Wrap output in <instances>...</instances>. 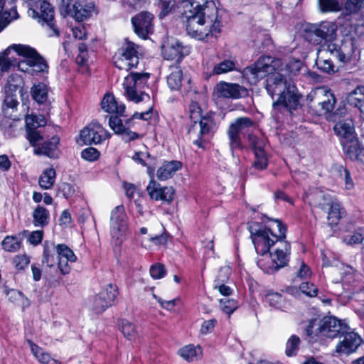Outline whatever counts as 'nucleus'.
<instances>
[{"mask_svg":"<svg viewBox=\"0 0 364 364\" xmlns=\"http://www.w3.org/2000/svg\"><path fill=\"white\" fill-rule=\"evenodd\" d=\"M346 156L352 161L364 163V149L360 145L356 136L349 139H343L341 143Z\"/></svg>","mask_w":364,"mask_h":364,"instance_id":"24","label":"nucleus"},{"mask_svg":"<svg viewBox=\"0 0 364 364\" xmlns=\"http://www.w3.org/2000/svg\"><path fill=\"white\" fill-rule=\"evenodd\" d=\"M127 229V216L124 208L123 205H118L112 210L110 217V233L114 245L119 246L122 243Z\"/></svg>","mask_w":364,"mask_h":364,"instance_id":"12","label":"nucleus"},{"mask_svg":"<svg viewBox=\"0 0 364 364\" xmlns=\"http://www.w3.org/2000/svg\"><path fill=\"white\" fill-rule=\"evenodd\" d=\"M109 125L110 128L117 134L124 131L125 127L122 124V121L118 116H110L109 119Z\"/></svg>","mask_w":364,"mask_h":364,"instance_id":"58","label":"nucleus"},{"mask_svg":"<svg viewBox=\"0 0 364 364\" xmlns=\"http://www.w3.org/2000/svg\"><path fill=\"white\" fill-rule=\"evenodd\" d=\"M201 353L200 347L196 348L192 345L186 346L181 348L178 351L179 355L188 362L197 359L198 356L200 355Z\"/></svg>","mask_w":364,"mask_h":364,"instance_id":"41","label":"nucleus"},{"mask_svg":"<svg viewBox=\"0 0 364 364\" xmlns=\"http://www.w3.org/2000/svg\"><path fill=\"white\" fill-rule=\"evenodd\" d=\"M230 269L228 267L220 268L215 280L216 284H224L229 279Z\"/></svg>","mask_w":364,"mask_h":364,"instance_id":"64","label":"nucleus"},{"mask_svg":"<svg viewBox=\"0 0 364 364\" xmlns=\"http://www.w3.org/2000/svg\"><path fill=\"white\" fill-rule=\"evenodd\" d=\"M181 168L182 164L179 161H165L157 171V178L160 181H166L171 178Z\"/></svg>","mask_w":364,"mask_h":364,"instance_id":"29","label":"nucleus"},{"mask_svg":"<svg viewBox=\"0 0 364 364\" xmlns=\"http://www.w3.org/2000/svg\"><path fill=\"white\" fill-rule=\"evenodd\" d=\"M2 247L7 252H14L19 250L20 242L17 237L14 236H6L2 241Z\"/></svg>","mask_w":364,"mask_h":364,"instance_id":"48","label":"nucleus"},{"mask_svg":"<svg viewBox=\"0 0 364 364\" xmlns=\"http://www.w3.org/2000/svg\"><path fill=\"white\" fill-rule=\"evenodd\" d=\"M55 252L54 244L46 241L43 246V264H46L48 267H53L56 263Z\"/></svg>","mask_w":364,"mask_h":364,"instance_id":"37","label":"nucleus"},{"mask_svg":"<svg viewBox=\"0 0 364 364\" xmlns=\"http://www.w3.org/2000/svg\"><path fill=\"white\" fill-rule=\"evenodd\" d=\"M255 159L253 163V166L257 170H264L267 168L268 160L266 152L255 153Z\"/></svg>","mask_w":364,"mask_h":364,"instance_id":"56","label":"nucleus"},{"mask_svg":"<svg viewBox=\"0 0 364 364\" xmlns=\"http://www.w3.org/2000/svg\"><path fill=\"white\" fill-rule=\"evenodd\" d=\"M235 68V62L231 60H225L216 65L213 70V74L219 75L232 71Z\"/></svg>","mask_w":364,"mask_h":364,"instance_id":"49","label":"nucleus"},{"mask_svg":"<svg viewBox=\"0 0 364 364\" xmlns=\"http://www.w3.org/2000/svg\"><path fill=\"white\" fill-rule=\"evenodd\" d=\"M189 113H190V119L192 121V124L194 123V121H198L202 116V109L196 102H191L189 105Z\"/></svg>","mask_w":364,"mask_h":364,"instance_id":"59","label":"nucleus"},{"mask_svg":"<svg viewBox=\"0 0 364 364\" xmlns=\"http://www.w3.org/2000/svg\"><path fill=\"white\" fill-rule=\"evenodd\" d=\"M151 180L146 187V191L151 198L156 200H161L164 201L171 202L173 198L174 190L172 187L161 188L154 179Z\"/></svg>","mask_w":364,"mask_h":364,"instance_id":"25","label":"nucleus"},{"mask_svg":"<svg viewBox=\"0 0 364 364\" xmlns=\"http://www.w3.org/2000/svg\"><path fill=\"white\" fill-rule=\"evenodd\" d=\"M18 120L12 118V114L4 115L0 120V129L6 136L15 135Z\"/></svg>","mask_w":364,"mask_h":364,"instance_id":"35","label":"nucleus"},{"mask_svg":"<svg viewBox=\"0 0 364 364\" xmlns=\"http://www.w3.org/2000/svg\"><path fill=\"white\" fill-rule=\"evenodd\" d=\"M317 330H318L321 336L333 338L337 336H341V334L345 333L346 331L350 330V328L337 318L327 316L320 321Z\"/></svg>","mask_w":364,"mask_h":364,"instance_id":"19","label":"nucleus"},{"mask_svg":"<svg viewBox=\"0 0 364 364\" xmlns=\"http://www.w3.org/2000/svg\"><path fill=\"white\" fill-rule=\"evenodd\" d=\"M215 92L218 97L237 99L247 94V90L235 83L220 82L215 88Z\"/></svg>","mask_w":364,"mask_h":364,"instance_id":"23","label":"nucleus"},{"mask_svg":"<svg viewBox=\"0 0 364 364\" xmlns=\"http://www.w3.org/2000/svg\"><path fill=\"white\" fill-rule=\"evenodd\" d=\"M18 102L13 95H6L2 107L4 115L12 114V112L16 109Z\"/></svg>","mask_w":364,"mask_h":364,"instance_id":"46","label":"nucleus"},{"mask_svg":"<svg viewBox=\"0 0 364 364\" xmlns=\"http://www.w3.org/2000/svg\"><path fill=\"white\" fill-rule=\"evenodd\" d=\"M335 134L340 138L341 143L343 139H349L355 136L354 124L351 118L340 119L333 127Z\"/></svg>","mask_w":364,"mask_h":364,"instance_id":"27","label":"nucleus"},{"mask_svg":"<svg viewBox=\"0 0 364 364\" xmlns=\"http://www.w3.org/2000/svg\"><path fill=\"white\" fill-rule=\"evenodd\" d=\"M149 77V73H131L124 77L122 84L124 96L135 103L144 100L145 97L149 100V95L142 90L146 85Z\"/></svg>","mask_w":364,"mask_h":364,"instance_id":"5","label":"nucleus"},{"mask_svg":"<svg viewBox=\"0 0 364 364\" xmlns=\"http://www.w3.org/2000/svg\"><path fill=\"white\" fill-rule=\"evenodd\" d=\"M60 142L58 136H53L50 140L45 141L42 145L35 149L36 154H43L50 158H55L58 156L56 149Z\"/></svg>","mask_w":364,"mask_h":364,"instance_id":"31","label":"nucleus"},{"mask_svg":"<svg viewBox=\"0 0 364 364\" xmlns=\"http://www.w3.org/2000/svg\"><path fill=\"white\" fill-rule=\"evenodd\" d=\"M60 11L77 21H83L98 12L93 2L83 4L82 0H62Z\"/></svg>","mask_w":364,"mask_h":364,"instance_id":"10","label":"nucleus"},{"mask_svg":"<svg viewBox=\"0 0 364 364\" xmlns=\"http://www.w3.org/2000/svg\"><path fill=\"white\" fill-rule=\"evenodd\" d=\"M31 350L35 357L43 364H60L57 360L50 358V356L43 351L37 345L31 341H28Z\"/></svg>","mask_w":364,"mask_h":364,"instance_id":"40","label":"nucleus"},{"mask_svg":"<svg viewBox=\"0 0 364 364\" xmlns=\"http://www.w3.org/2000/svg\"><path fill=\"white\" fill-rule=\"evenodd\" d=\"M184 50L185 48L179 42L168 43L162 46V54L166 60H175L176 63H179L186 55Z\"/></svg>","mask_w":364,"mask_h":364,"instance_id":"28","label":"nucleus"},{"mask_svg":"<svg viewBox=\"0 0 364 364\" xmlns=\"http://www.w3.org/2000/svg\"><path fill=\"white\" fill-rule=\"evenodd\" d=\"M318 6L323 13L338 11L342 8L338 0H318Z\"/></svg>","mask_w":364,"mask_h":364,"instance_id":"42","label":"nucleus"},{"mask_svg":"<svg viewBox=\"0 0 364 364\" xmlns=\"http://www.w3.org/2000/svg\"><path fill=\"white\" fill-rule=\"evenodd\" d=\"M272 63L271 57H261L254 64L245 68L243 74L252 85L257 84L260 80L267 77L265 89L273 99L274 96L279 97L283 94L292 82L280 73H272L274 70Z\"/></svg>","mask_w":364,"mask_h":364,"instance_id":"3","label":"nucleus"},{"mask_svg":"<svg viewBox=\"0 0 364 364\" xmlns=\"http://www.w3.org/2000/svg\"><path fill=\"white\" fill-rule=\"evenodd\" d=\"M117 294V287L112 284H108L105 289L94 296L90 305L92 310L95 314L102 313L113 304Z\"/></svg>","mask_w":364,"mask_h":364,"instance_id":"17","label":"nucleus"},{"mask_svg":"<svg viewBox=\"0 0 364 364\" xmlns=\"http://www.w3.org/2000/svg\"><path fill=\"white\" fill-rule=\"evenodd\" d=\"M364 237L363 234L354 232L353 235H347L343 237V242L348 245H354L360 244L363 241Z\"/></svg>","mask_w":364,"mask_h":364,"instance_id":"62","label":"nucleus"},{"mask_svg":"<svg viewBox=\"0 0 364 364\" xmlns=\"http://www.w3.org/2000/svg\"><path fill=\"white\" fill-rule=\"evenodd\" d=\"M33 223L36 227L43 228L48 224L49 211L41 205H38L33 212Z\"/></svg>","mask_w":364,"mask_h":364,"instance_id":"36","label":"nucleus"},{"mask_svg":"<svg viewBox=\"0 0 364 364\" xmlns=\"http://www.w3.org/2000/svg\"><path fill=\"white\" fill-rule=\"evenodd\" d=\"M276 228L279 232V236L277 237L276 248L273 252H270V257L272 262L276 265V269L284 267L288 264L291 255V245L286 241V226L279 220H274Z\"/></svg>","mask_w":364,"mask_h":364,"instance_id":"8","label":"nucleus"},{"mask_svg":"<svg viewBox=\"0 0 364 364\" xmlns=\"http://www.w3.org/2000/svg\"><path fill=\"white\" fill-rule=\"evenodd\" d=\"M301 99L302 95L299 92L295 85L291 83L284 93L273 102L274 114L275 116L279 113L292 114L294 111L301 107Z\"/></svg>","mask_w":364,"mask_h":364,"instance_id":"6","label":"nucleus"},{"mask_svg":"<svg viewBox=\"0 0 364 364\" xmlns=\"http://www.w3.org/2000/svg\"><path fill=\"white\" fill-rule=\"evenodd\" d=\"M56 253L58 254V258H64L70 260V262H74L77 257L73 253V250L70 249L67 245L64 244H60L55 246Z\"/></svg>","mask_w":364,"mask_h":364,"instance_id":"44","label":"nucleus"},{"mask_svg":"<svg viewBox=\"0 0 364 364\" xmlns=\"http://www.w3.org/2000/svg\"><path fill=\"white\" fill-rule=\"evenodd\" d=\"M27 139L32 146H36L37 143L43 140L41 132L37 129L26 128Z\"/></svg>","mask_w":364,"mask_h":364,"instance_id":"60","label":"nucleus"},{"mask_svg":"<svg viewBox=\"0 0 364 364\" xmlns=\"http://www.w3.org/2000/svg\"><path fill=\"white\" fill-rule=\"evenodd\" d=\"M55 176L56 172L54 168H46L39 177V186L45 190L51 188L55 183Z\"/></svg>","mask_w":364,"mask_h":364,"instance_id":"39","label":"nucleus"},{"mask_svg":"<svg viewBox=\"0 0 364 364\" xmlns=\"http://www.w3.org/2000/svg\"><path fill=\"white\" fill-rule=\"evenodd\" d=\"M220 304L222 310L229 316L237 308V301L234 299H222Z\"/></svg>","mask_w":364,"mask_h":364,"instance_id":"55","label":"nucleus"},{"mask_svg":"<svg viewBox=\"0 0 364 364\" xmlns=\"http://www.w3.org/2000/svg\"><path fill=\"white\" fill-rule=\"evenodd\" d=\"M33 99L39 104L44 103L48 99V87L45 83L34 84L31 90Z\"/></svg>","mask_w":364,"mask_h":364,"instance_id":"38","label":"nucleus"},{"mask_svg":"<svg viewBox=\"0 0 364 364\" xmlns=\"http://www.w3.org/2000/svg\"><path fill=\"white\" fill-rule=\"evenodd\" d=\"M120 329L124 337L128 340H133L136 338V331L135 326L128 321L122 320L120 323Z\"/></svg>","mask_w":364,"mask_h":364,"instance_id":"47","label":"nucleus"},{"mask_svg":"<svg viewBox=\"0 0 364 364\" xmlns=\"http://www.w3.org/2000/svg\"><path fill=\"white\" fill-rule=\"evenodd\" d=\"M300 344V339L297 336L292 335L286 343L285 353L287 356L296 355Z\"/></svg>","mask_w":364,"mask_h":364,"instance_id":"45","label":"nucleus"},{"mask_svg":"<svg viewBox=\"0 0 364 364\" xmlns=\"http://www.w3.org/2000/svg\"><path fill=\"white\" fill-rule=\"evenodd\" d=\"M326 51L343 63L350 61L355 48L354 39L350 37L343 38L340 44L332 41V42L326 43Z\"/></svg>","mask_w":364,"mask_h":364,"instance_id":"16","label":"nucleus"},{"mask_svg":"<svg viewBox=\"0 0 364 364\" xmlns=\"http://www.w3.org/2000/svg\"><path fill=\"white\" fill-rule=\"evenodd\" d=\"M25 120L26 128L38 129L46 124L45 118L41 115H28Z\"/></svg>","mask_w":364,"mask_h":364,"instance_id":"50","label":"nucleus"},{"mask_svg":"<svg viewBox=\"0 0 364 364\" xmlns=\"http://www.w3.org/2000/svg\"><path fill=\"white\" fill-rule=\"evenodd\" d=\"M348 102L357 107L360 111V117L364 120V87H358L351 92L347 97Z\"/></svg>","mask_w":364,"mask_h":364,"instance_id":"32","label":"nucleus"},{"mask_svg":"<svg viewBox=\"0 0 364 364\" xmlns=\"http://www.w3.org/2000/svg\"><path fill=\"white\" fill-rule=\"evenodd\" d=\"M247 139L252 146L255 154L265 152L264 149L265 144L263 139H259L252 134H248Z\"/></svg>","mask_w":364,"mask_h":364,"instance_id":"52","label":"nucleus"},{"mask_svg":"<svg viewBox=\"0 0 364 364\" xmlns=\"http://www.w3.org/2000/svg\"><path fill=\"white\" fill-rule=\"evenodd\" d=\"M255 123L249 117L237 118L228 129V136L229 139V146L232 154L235 149H241L242 148L240 134L248 132L250 128L255 127Z\"/></svg>","mask_w":364,"mask_h":364,"instance_id":"14","label":"nucleus"},{"mask_svg":"<svg viewBox=\"0 0 364 364\" xmlns=\"http://www.w3.org/2000/svg\"><path fill=\"white\" fill-rule=\"evenodd\" d=\"M101 105L102 109L108 113H115L122 116L125 111V105L119 104L112 94H106L104 96Z\"/></svg>","mask_w":364,"mask_h":364,"instance_id":"30","label":"nucleus"},{"mask_svg":"<svg viewBox=\"0 0 364 364\" xmlns=\"http://www.w3.org/2000/svg\"><path fill=\"white\" fill-rule=\"evenodd\" d=\"M133 160L137 161L144 166H147L148 173L152 177L154 172V168L150 166V160H153L151 155L148 152H136L132 156Z\"/></svg>","mask_w":364,"mask_h":364,"instance_id":"43","label":"nucleus"},{"mask_svg":"<svg viewBox=\"0 0 364 364\" xmlns=\"http://www.w3.org/2000/svg\"><path fill=\"white\" fill-rule=\"evenodd\" d=\"M264 301L266 303L269 304V306L276 309H279L282 307L283 298L282 294L277 292L269 291L265 295Z\"/></svg>","mask_w":364,"mask_h":364,"instance_id":"51","label":"nucleus"},{"mask_svg":"<svg viewBox=\"0 0 364 364\" xmlns=\"http://www.w3.org/2000/svg\"><path fill=\"white\" fill-rule=\"evenodd\" d=\"M32 75L48 73L46 60L37 51L26 45L14 44L0 53V70L8 72L11 68Z\"/></svg>","mask_w":364,"mask_h":364,"instance_id":"2","label":"nucleus"},{"mask_svg":"<svg viewBox=\"0 0 364 364\" xmlns=\"http://www.w3.org/2000/svg\"><path fill=\"white\" fill-rule=\"evenodd\" d=\"M316 63L319 70L328 74L334 73L336 71L334 65L331 60L318 58Z\"/></svg>","mask_w":364,"mask_h":364,"instance_id":"54","label":"nucleus"},{"mask_svg":"<svg viewBox=\"0 0 364 364\" xmlns=\"http://www.w3.org/2000/svg\"><path fill=\"white\" fill-rule=\"evenodd\" d=\"M216 130L213 116L205 114L190 125L188 133L193 143L199 148H204L203 142Z\"/></svg>","mask_w":364,"mask_h":364,"instance_id":"9","label":"nucleus"},{"mask_svg":"<svg viewBox=\"0 0 364 364\" xmlns=\"http://www.w3.org/2000/svg\"><path fill=\"white\" fill-rule=\"evenodd\" d=\"M299 289L301 291L309 296H315L317 294L318 289L313 284L303 282Z\"/></svg>","mask_w":364,"mask_h":364,"instance_id":"63","label":"nucleus"},{"mask_svg":"<svg viewBox=\"0 0 364 364\" xmlns=\"http://www.w3.org/2000/svg\"><path fill=\"white\" fill-rule=\"evenodd\" d=\"M28 16L33 18H37L39 22L45 23L52 31L53 33L50 36H58L59 30L53 22L54 8L46 0H38L36 1L34 7H31L28 10Z\"/></svg>","mask_w":364,"mask_h":364,"instance_id":"11","label":"nucleus"},{"mask_svg":"<svg viewBox=\"0 0 364 364\" xmlns=\"http://www.w3.org/2000/svg\"><path fill=\"white\" fill-rule=\"evenodd\" d=\"M175 0H158L161 9L159 18L168 14ZM181 18L186 31L192 38L203 40L209 36H216L223 26L221 16L213 1L204 0H184L181 2Z\"/></svg>","mask_w":364,"mask_h":364,"instance_id":"1","label":"nucleus"},{"mask_svg":"<svg viewBox=\"0 0 364 364\" xmlns=\"http://www.w3.org/2000/svg\"><path fill=\"white\" fill-rule=\"evenodd\" d=\"M81 156L86 161H94L99 158L100 152L95 148L89 147L82 151Z\"/></svg>","mask_w":364,"mask_h":364,"instance_id":"61","label":"nucleus"},{"mask_svg":"<svg viewBox=\"0 0 364 364\" xmlns=\"http://www.w3.org/2000/svg\"><path fill=\"white\" fill-rule=\"evenodd\" d=\"M151 277L154 279L163 278L166 273L165 267L161 263H156L153 264L149 270Z\"/></svg>","mask_w":364,"mask_h":364,"instance_id":"57","label":"nucleus"},{"mask_svg":"<svg viewBox=\"0 0 364 364\" xmlns=\"http://www.w3.org/2000/svg\"><path fill=\"white\" fill-rule=\"evenodd\" d=\"M18 18L15 0H0V32Z\"/></svg>","mask_w":364,"mask_h":364,"instance_id":"22","label":"nucleus"},{"mask_svg":"<svg viewBox=\"0 0 364 364\" xmlns=\"http://www.w3.org/2000/svg\"><path fill=\"white\" fill-rule=\"evenodd\" d=\"M171 73L167 77L168 86L171 90H179L185 80L183 77L182 70L178 66H171Z\"/></svg>","mask_w":364,"mask_h":364,"instance_id":"34","label":"nucleus"},{"mask_svg":"<svg viewBox=\"0 0 364 364\" xmlns=\"http://www.w3.org/2000/svg\"><path fill=\"white\" fill-rule=\"evenodd\" d=\"M337 27L331 21H323L319 24H308L303 31L304 38L311 43L319 45L323 41L321 46L322 50H326V43L332 42L336 36Z\"/></svg>","mask_w":364,"mask_h":364,"instance_id":"4","label":"nucleus"},{"mask_svg":"<svg viewBox=\"0 0 364 364\" xmlns=\"http://www.w3.org/2000/svg\"><path fill=\"white\" fill-rule=\"evenodd\" d=\"M250 237L258 255H264L269 252L272 246L277 245L278 235L272 233L269 228H260L258 223H252L248 225Z\"/></svg>","mask_w":364,"mask_h":364,"instance_id":"7","label":"nucleus"},{"mask_svg":"<svg viewBox=\"0 0 364 364\" xmlns=\"http://www.w3.org/2000/svg\"><path fill=\"white\" fill-rule=\"evenodd\" d=\"M154 15L148 11H141L131 19L134 33L140 38L146 39L154 32Z\"/></svg>","mask_w":364,"mask_h":364,"instance_id":"18","label":"nucleus"},{"mask_svg":"<svg viewBox=\"0 0 364 364\" xmlns=\"http://www.w3.org/2000/svg\"><path fill=\"white\" fill-rule=\"evenodd\" d=\"M341 336H343V341L336 346V350L338 353L348 355L353 353L363 342L362 338L358 333L349 330L342 333Z\"/></svg>","mask_w":364,"mask_h":364,"instance_id":"21","label":"nucleus"},{"mask_svg":"<svg viewBox=\"0 0 364 364\" xmlns=\"http://www.w3.org/2000/svg\"><path fill=\"white\" fill-rule=\"evenodd\" d=\"M105 138L106 131L100 124H90L80 133V139L83 144H97Z\"/></svg>","mask_w":364,"mask_h":364,"instance_id":"20","label":"nucleus"},{"mask_svg":"<svg viewBox=\"0 0 364 364\" xmlns=\"http://www.w3.org/2000/svg\"><path fill=\"white\" fill-rule=\"evenodd\" d=\"M138 46L126 39L122 46L119 49L118 54L114 56V64L122 70H129L136 68L139 63L137 51Z\"/></svg>","mask_w":364,"mask_h":364,"instance_id":"13","label":"nucleus"},{"mask_svg":"<svg viewBox=\"0 0 364 364\" xmlns=\"http://www.w3.org/2000/svg\"><path fill=\"white\" fill-rule=\"evenodd\" d=\"M326 211L328 213V225L331 228L338 225L341 219L346 213L343 208L341 207L340 203L337 200L333 202Z\"/></svg>","mask_w":364,"mask_h":364,"instance_id":"33","label":"nucleus"},{"mask_svg":"<svg viewBox=\"0 0 364 364\" xmlns=\"http://www.w3.org/2000/svg\"><path fill=\"white\" fill-rule=\"evenodd\" d=\"M307 99L311 103V107L323 113L332 111L336 103L334 95L324 87L312 91L308 95Z\"/></svg>","mask_w":364,"mask_h":364,"instance_id":"15","label":"nucleus"},{"mask_svg":"<svg viewBox=\"0 0 364 364\" xmlns=\"http://www.w3.org/2000/svg\"><path fill=\"white\" fill-rule=\"evenodd\" d=\"M310 205L326 212L327 209L336 201L331 195L320 189H315L309 195Z\"/></svg>","mask_w":364,"mask_h":364,"instance_id":"26","label":"nucleus"},{"mask_svg":"<svg viewBox=\"0 0 364 364\" xmlns=\"http://www.w3.org/2000/svg\"><path fill=\"white\" fill-rule=\"evenodd\" d=\"M364 7V0H347L345 10L348 14H355Z\"/></svg>","mask_w":364,"mask_h":364,"instance_id":"53","label":"nucleus"}]
</instances>
